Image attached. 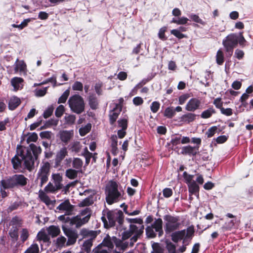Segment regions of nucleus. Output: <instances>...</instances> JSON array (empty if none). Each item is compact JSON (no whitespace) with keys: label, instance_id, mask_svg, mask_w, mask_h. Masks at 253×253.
<instances>
[{"label":"nucleus","instance_id":"1","mask_svg":"<svg viewBox=\"0 0 253 253\" xmlns=\"http://www.w3.org/2000/svg\"><path fill=\"white\" fill-rule=\"evenodd\" d=\"M26 140L28 144H29V147L23 146H18L17 147L16 154L11 159V163L13 168L17 172L21 171L22 168V162L24 161L23 166L29 170L31 171L32 169V134L29 133L23 138V141Z\"/></svg>","mask_w":253,"mask_h":253},{"label":"nucleus","instance_id":"2","mask_svg":"<svg viewBox=\"0 0 253 253\" xmlns=\"http://www.w3.org/2000/svg\"><path fill=\"white\" fill-rule=\"evenodd\" d=\"M119 183L114 180L109 181L106 185L105 194L106 201L108 205H112L121 200L122 197L121 192L119 191Z\"/></svg>","mask_w":253,"mask_h":253},{"label":"nucleus","instance_id":"3","mask_svg":"<svg viewBox=\"0 0 253 253\" xmlns=\"http://www.w3.org/2000/svg\"><path fill=\"white\" fill-rule=\"evenodd\" d=\"M68 104L71 110L77 114H81L84 111V101L79 94L71 96L68 100Z\"/></svg>","mask_w":253,"mask_h":253},{"label":"nucleus","instance_id":"4","mask_svg":"<svg viewBox=\"0 0 253 253\" xmlns=\"http://www.w3.org/2000/svg\"><path fill=\"white\" fill-rule=\"evenodd\" d=\"M238 43V36L235 33H231L227 36L222 41V44L227 53L228 57H230L233 52V49Z\"/></svg>","mask_w":253,"mask_h":253},{"label":"nucleus","instance_id":"5","mask_svg":"<svg viewBox=\"0 0 253 253\" xmlns=\"http://www.w3.org/2000/svg\"><path fill=\"white\" fill-rule=\"evenodd\" d=\"M27 179L23 175H15L6 180L1 181V185L4 189L14 187L17 185H25Z\"/></svg>","mask_w":253,"mask_h":253},{"label":"nucleus","instance_id":"6","mask_svg":"<svg viewBox=\"0 0 253 253\" xmlns=\"http://www.w3.org/2000/svg\"><path fill=\"white\" fill-rule=\"evenodd\" d=\"M106 216L108 220L109 226L114 227L117 222L120 226L124 223V215L123 211L121 210L108 211L106 213Z\"/></svg>","mask_w":253,"mask_h":253},{"label":"nucleus","instance_id":"7","mask_svg":"<svg viewBox=\"0 0 253 253\" xmlns=\"http://www.w3.org/2000/svg\"><path fill=\"white\" fill-rule=\"evenodd\" d=\"M164 219L167 221L165 224V230L166 232H171L178 229L180 225L178 222V216H173L169 214L164 216Z\"/></svg>","mask_w":253,"mask_h":253},{"label":"nucleus","instance_id":"8","mask_svg":"<svg viewBox=\"0 0 253 253\" xmlns=\"http://www.w3.org/2000/svg\"><path fill=\"white\" fill-rule=\"evenodd\" d=\"M62 230L64 234L68 237L67 245H74L78 238V234L76 230H72L71 228H67L65 225L62 226Z\"/></svg>","mask_w":253,"mask_h":253},{"label":"nucleus","instance_id":"9","mask_svg":"<svg viewBox=\"0 0 253 253\" xmlns=\"http://www.w3.org/2000/svg\"><path fill=\"white\" fill-rule=\"evenodd\" d=\"M202 103L198 98H192L187 102L185 106V110L190 112H193L197 110L200 109Z\"/></svg>","mask_w":253,"mask_h":253},{"label":"nucleus","instance_id":"10","mask_svg":"<svg viewBox=\"0 0 253 253\" xmlns=\"http://www.w3.org/2000/svg\"><path fill=\"white\" fill-rule=\"evenodd\" d=\"M199 152L198 146L187 145L181 148L180 154L183 155L196 156Z\"/></svg>","mask_w":253,"mask_h":253},{"label":"nucleus","instance_id":"11","mask_svg":"<svg viewBox=\"0 0 253 253\" xmlns=\"http://www.w3.org/2000/svg\"><path fill=\"white\" fill-rule=\"evenodd\" d=\"M56 209L59 211H66L67 214H71L74 211V206L71 204L69 199H67L61 203Z\"/></svg>","mask_w":253,"mask_h":253},{"label":"nucleus","instance_id":"12","mask_svg":"<svg viewBox=\"0 0 253 253\" xmlns=\"http://www.w3.org/2000/svg\"><path fill=\"white\" fill-rule=\"evenodd\" d=\"M15 73H19L20 74H25L26 70V65L22 60H17L14 64Z\"/></svg>","mask_w":253,"mask_h":253},{"label":"nucleus","instance_id":"13","mask_svg":"<svg viewBox=\"0 0 253 253\" xmlns=\"http://www.w3.org/2000/svg\"><path fill=\"white\" fill-rule=\"evenodd\" d=\"M68 155V152L66 147H63L57 153L55 158V165L58 167L61 164L62 160Z\"/></svg>","mask_w":253,"mask_h":253},{"label":"nucleus","instance_id":"14","mask_svg":"<svg viewBox=\"0 0 253 253\" xmlns=\"http://www.w3.org/2000/svg\"><path fill=\"white\" fill-rule=\"evenodd\" d=\"M23 80L21 78L14 77L11 80V85L13 87V90L17 91L22 88Z\"/></svg>","mask_w":253,"mask_h":253},{"label":"nucleus","instance_id":"15","mask_svg":"<svg viewBox=\"0 0 253 253\" xmlns=\"http://www.w3.org/2000/svg\"><path fill=\"white\" fill-rule=\"evenodd\" d=\"M151 227L155 229L156 232H158L159 236H161L163 234V221L161 218L156 219Z\"/></svg>","mask_w":253,"mask_h":253},{"label":"nucleus","instance_id":"16","mask_svg":"<svg viewBox=\"0 0 253 253\" xmlns=\"http://www.w3.org/2000/svg\"><path fill=\"white\" fill-rule=\"evenodd\" d=\"M88 104L90 108L92 110H96L98 107V101L95 94H90L88 97Z\"/></svg>","mask_w":253,"mask_h":253},{"label":"nucleus","instance_id":"17","mask_svg":"<svg viewBox=\"0 0 253 253\" xmlns=\"http://www.w3.org/2000/svg\"><path fill=\"white\" fill-rule=\"evenodd\" d=\"M119 107V104H116V107L114 108L113 110L112 111L111 113L109 115V122L111 125L114 124L116 121L118 116L122 111V107L120 106V109L118 112H115V110L117 109Z\"/></svg>","mask_w":253,"mask_h":253},{"label":"nucleus","instance_id":"18","mask_svg":"<svg viewBox=\"0 0 253 253\" xmlns=\"http://www.w3.org/2000/svg\"><path fill=\"white\" fill-rule=\"evenodd\" d=\"M185 233V229L173 233L171 235L172 241L174 243H177L179 240L184 239Z\"/></svg>","mask_w":253,"mask_h":253},{"label":"nucleus","instance_id":"19","mask_svg":"<svg viewBox=\"0 0 253 253\" xmlns=\"http://www.w3.org/2000/svg\"><path fill=\"white\" fill-rule=\"evenodd\" d=\"M48 235L54 238L58 236L60 233V229L59 227L55 225H50L46 229Z\"/></svg>","mask_w":253,"mask_h":253},{"label":"nucleus","instance_id":"20","mask_svg":"<svg viewBox=\"0 0 253 253\" xmlns=\"http://www.w3.org/2000/svg\"><path fill=\"white\" fill-rule=\"evenodd\" d=\"M20 99L16 96L11 97L8 102V108L13 110L16 108L20 104Z\"/></svg>","mask_w":253,"mask_h":253},{"label":"nucleus","instance_id":"21","mask_svg":"<svg viewBox=\"0 0 253 253\" xmlns=\"http://www.w3.org/2000/svg\"><path fill=\"white\" fill-rule=\"evenodd\" d=\"M188 186L189 192L191 195H199L200 188L199 185L196 183V182L195 181H193V182L189 184Z\"/></svg>","mask_w":253,"mask_h":253},{"label":"nucleus","instance_id":"22","mask_svg":"<svg viewBox=\"0 0 253 253\" xmlns=\"http://www.w3.org/2000/svg\"><path fill=\"white\" fill-rule=\"evenodd\" d=\"M197 115L192 113H188L182 115L181 117V120L187 123H190L194 121L196 119Z\"/></svg>","mask_w":253,"mask_h":253},{"label":"nucleus","instance_id":"23","mask_svg":"<svg viewBox=\"0 0 253 253\" xmlns=\"http://www.w3.org/2000/svg\"><path fill=\"white\" fill-rule=\"evenodd\" d=\"M79 172H82V170L69 169L66 170L65 175L70 179H74L78 177V174Z\"/></svg>","mask_w":253,"mask_h":253},{"label":"nucleus","instance_id":"24","mask_svg":"<svg viewBox=\"0 0 253 253\" xmlns=\"http://www.w3.org/2000/svg\"><path fill=\"white\" fill-rule=\"evenodd\" d=\"M72 136V133L67 130H63L60 133V138L61 140L64 142H68Z\"/></svg>","mask_w":253,"mask_h":253},{"label":"nucleus","instance_id":"25","mask_svg":"<svg viewBox=\"0 0 253 253\" xmlns=\"http://www.w3.org/2000/svg\"><path fill=\"white\" fill-rule=\"evenodd\" d=\"M216 111L213 107H210L207 110L204 111L201 115V117L203 119H208L211 117L212 114H215Z\"/></svg>","mask_w":253,"mask_h":253},{"label":"nucleus","instance_id":"26","mask_svg":"<svg viewBox=\"0 0 253 253\" xmlns=\"http://www.w3.org/2000/svg\"><path fill=\"white\" fill-rule=\"evenodd\" d=\"M48 83H52V86L53 87H55L57 86H60L63 85L64 84L62 83H57L56 81V77L55 76L53 75L51 77L46 79V80L43 81L41 84H46Z\"/></svg>","mask_w":253,"mask_h":253},{"label":"nucleus","instance_id":"27","mask_svg":"<svg viewBox=\"0 0 253 253\" xmlns=\"http://www.w3.org/2000/svg\"><path fill=\"white\" fill-rule=\"evenodd\" d=\"M101 244L103 246L106 247L109 249H113L114 248L113 240L108 235L104 238Z\"/></svg>","mask_w":253,"mask_h":253},{"label":"nucleus","instance_id":"28","mask_svg":"<svg viewBox=\"0 0 253 253\" xmlns=\"http://www.w3.org/2000/svg\"><path fill=\"white\" fill-rule=\"evenodd\" d=\"M216 62L219 65H222L224 61V53L221 49L217 50L216 54Z\"/></svg>","mask_w":253,"mask_h":253},{"label":"nucleus","instance_id":"29","mask_svg":"<svg viewBox=\"0 0 253 253\" xmlns=\"http://www.w3.org/2000/svg\"><path fill=\"white\" fill-rule=\"evenodd\" d=\"M58 120L55 119H50L44 123L43 126H42L41 129H45L50 127L51 126H56L58 123Z\"/></svg>","mask_w":253,"mask_h":253},{"label":"nucleus","instance_id":"30","mask_svg":"<svg viewBox=\"0 0 253 253\" xmlns=\"http://www.w3.org/2000/svg\"><path fill=\"white\" fill-rule=\"evenodd\" d=\"M237 218H234L225 222L222 226V228L226 230H231L235 226Z\"/></svg>","mask_w":253,"mask_h":253},{"label":"nucleus","instance_id":"31","mask_svg":"<svg viewBox=\"0 0 253 253\" xmlns=\"http://www.w3.org/2000/svg\"><path fill=\"white\" fill-rule=\"evenodd\" d=\"M83 162L81 159L79 158H74L72 162V166L74 168H75L76 169L81 170L82 168L83 167Z\"/></svg>","mask_w":253,"mask_h":253},{"label":"nucleus","instance_id":"32","mask_svg":"<svg viewBox=\"0 0 253 253\" xmlns=\"http://www.w3.org/2000/svg\"><path fill=\"white\" fill-rule=\"evenodd\" d=\"M91 128V125L90 123L87 124L84 127H82L79 129L80 134L82 136L85 135L88 133Z\"/></svg>","mask_w":253,"mask_h":253},{"label":"nucleus","instance_id":"33","mask_svg":"<svg viewBox=\"0 0 253 253\" xmlns=\"http://www.w3.org/2000/svg\"><path fill=\"white\" fill-rule=\"evenodd\" d=\"M70 94V89H66L58 100V103H64L66 102Z\"/></svg>","mask_w":253,"mask_h":253},{"label":"nucleus","instance_id":"34","mask_svg":"<svg viewBox=\"0 0 253 253\" xmlns=\"http://www.w3.org/2000/svg\"><path fill=\"white\" fill-rule=\"evenodd\" d=\"M175 115V111L172 107H167L164 113V115L167 118L171 119Z\"/></svg>","mask_w":253,"mask_h":253},{"label":"nucleus","instance_id":"35","mask_svg":"<svg viewBox=\"0 0 253 253\" xmlns=\"http://www.w3.org/2000/svg\"><path fill=\"white\" fill-rule=\"evenodd\" d=\"M188 20H189L187 18L182 17L179 18L178 19L173 18L170 22L171 23H175L177 25H184L187 24Z\"/></svg>","mask_w":253,"mask_h":253},{"label":"nucleus","instance_id":"36","mask_svg":"<svg viewBox=\"0 0 253 253\" xmlns=\"http://www.w3.org/2000/svg\"><path fill=\"white\" fill-rule=\"evenodd\" d=\"M38 239L44 243H50V237L44 232H40L38 234Z\"/></svg>","mask_w":253,"mask_h":253},{"label":"nucleus","instance_id":"37","mask_svg":"<svg viewBox=\"0 0 253 253\" xmlns=\"http://www.w3.org/2000/svg\"><path fill=\"white\" fill-rule=\"evenodd\" d=\"M194 227L193 225H191L188 227L186 229V234L185 235V238L183 240V242L186 239L192 238L194 234Z\"/></svg>","mask_w":253,"mask_h":253},{"label":"nucleus","instance_id":"38","mask_svg":"<svg viewBox=\"0 0 253 253\" xmlns=\"http://www.w3.org/2000/svg\"><path fill=\"white\" fill-rule=\"evenodd\" d=\"M81 221V218L80 215L74 216L72 218L71 225H76V227L79 228L82 226Z\"/></svg>","mask_w":253,"mask_h":253},{"label":"nucleus","instance_id":"39","mask_svg":"<svg viewBox=\"0 0 253 253\" xmlns=\"http://www.w3.org/2000/svg\"><path fill=\"white\" fill-rule=\"evenodd\" d=\"M189 17L191 18V19L197 23H199L203 26L205 25H206V22L205 21H204L202 19H201L199 16L197 15V14H191L190 16H189Z\"/></svg>","mask_w":253,"mask_h":253},{"label":"nucleus","instance_id":"40","mask_svg":"<svg viewBox=\"0 0 253 253\" xmlns=\"http://www.w3.org/2000/svg\"><path fill=\"white\" fill-rule=\"evenodd\" d=\"M9 235L12 241L16 242L18 238V230L16 228L11 229L9 232Z\"/></svg>","mask_w":253,"mask_h":253},{"label":"nucleus","instance_id":"41","mask_svg":"<svg viewBox=\"0 0 253 253\" xmlns=\"http://www.w3.org/2000/svg\"><path fill=\"white\" fill-rule=\"evenodd\" d=\"M152 249L153 251L151 252V253H163L164 250L160 246L159 243H154L152 245Z\"/></svg>","mask_w":253,"mask_h":253},{"label":"nucleus","instance_id":"42","mask_svg":"<svg viewBox=\"0 0 253 253\" xmlns=\"http://www.w3.org/2000/svg\"><path fill=\"white\" fill-rule=\"evenodd\" d=\"M50 164L48 162L44 164L41 169V174L49 175Z\"/></svg>","mask_w":253,"mask_h":253},{"label":"nucleus","instance_id":"43","mask_svg":"<svg viewBox=\"0 0 253 253\" xmlns=\"http://www.w3.org/2000/svg\"><path fill=\"white\" fill-rule=\"evenodd\" d=\"M217 130V127L216 126H212L208 129L205 134L208 138H211L214 136Z\"/></svg>","mask_w":253,"mask_h":253},{"label":"nucleus","instance_id":"44","mask_svg":"<svg viewBox=\"0 0 253 253\" xmlns=\"http://www.w3.org/2000/svg\"><path fill=\"white\" fill-rule=\"evenodd\" d=\"M48 87H44L42 89H36L34 91L35 94L37 97H42L47 93Z\"/></svg>","mask_w":253,"mask_h":253},{"label":"nucleus","instance_id":"45","mask_svg":"<svg viewBox=\"0 0 253 253\" xmlns=\"http://www.w3.org/2000/svg\"><path fill=\"white\" fill-rule=\"evenodd\" d=\"M65 112V108L63 105H60L57 107L55 112V115L57 118H60Z\"/></svg>","mask_w":253,"mask_h":253},{"label":"nucleus","instance_id":"46","mask_svg":"<svg viewBox=\"0 0 253 253\" xmlns=\"http://www.w3.org/2000/svg\"><path fill=\"white\" fill-rule=\"evenodd\" d=\"M160 103L158 101H154L152 103L151 105H150V109H151V111L153 113H157L160 108Z\"/></svg>","mask_w":253,"mask_h":253},{"label":"nucleus","instance_id":"47","mask_svg":"<svg viewBox=\"0 0 253 253\" xmlns=\"http://www.w3.org/2000/svg\"><path fill=\"white\" fill-rule=\"evenodd\" d=\"M167 27L166 26L161 28L158 33L159 38L162 41H166L167 40V37L165 35V33L167 31Z\"/></svg>","mask_w":253,"mask_h":253},{"label":"nucleus","instance_id":"48","mask_svg":"<svg viewBox=\"0 0 253 253\" xmlns=\"http://www.w3.org/2000/svg\"><path fill=\"white\" fill-rule=\"evenodd\" d=\"M54 110V107L53 105H51L49 106L43 112V117L45 119H47L50 116H51V115L53 113Z\"/></svg>","mask_w":253,"mask_h":253},{"label":"nucleus","instance_id":"49","mask_svg":"<svg viewBox=\"0 0 253 253\" xmlns=\"http://www.w3.org/2000/svg\"><path fill=\"white\" fill-rule=\"evenodd\" d=\"M170 33L174 35L175 37L178 38V39H182L183 38H186V36L181 33V32H179V30L176 29H173L170 31Z\"/></svg>","mask_w":253,"mask_h":253},{"label":"nucleus","instance_id":"50","mask_svg":"<svg viewBox=\"0 0 253 253\" xmlns=\"http://www.w3.org/2000/svg\"><path fill=\"white\" fill-rule=\"evenodd\" d=\"M53 133L50 131H44L40 133V136L42 139H50Z\"/></svg>","mask_w":253,"mask_h":253},{"label":"nucleus","instance_id":"51","mask_svg":"<svg viewBox=\"0 0 253 253\" xmlns=\"http://www.w3.org/2000/svg\"><path fill=\"white\" fill-rule=\"evenodd\" d=\"M44 191L46 193H52L55 192L57 190L55 188V187L53 184L49 182L44 188Z\"/></svg>","mask_w":253,"mask_h":253},{"label":"nucleus","instance_id":"52","mask_svg":"<svg viewBox=\"0 0 253 253\" xmlns=\"http://www.w3.org/2000/svg\"><path fill=\"white\" fill-rule=\"evenodd\" d=\"M82 146L78 141L75 142L72 145L71 149L72 152L78 153L81 149Z\"/></svg>","mask_w":253,"mask_h":253},{"label":"nucleus","instance_id":"53","mask_svg":"<svg viewBox=\"0 0 253 253\" xmlns=\"http://www.w3.org/2000/svg\"><path fill=\"white\" fill-rule=\"evenodd\" d=\"M118 126L122 129H126L127 128V120L126 119H122L118 121Z\"/></svg>","mask_w":253,"mask_h":253},{"label":"nucleus","instance_id":"54","mask_svg":"<svg viewBox=\"0 0 253 253\" xmlns=\"http://www.w3.org/2000/svg\"><path fill=\"white\" fill-rule=\"evenodd\" d=\"M229 136L226 135H220L218 136L216 138H214L217 144H222L226 142L228 140Z\"/></svg>","mask_w":253,"mask_h":253},{"label":"nucleus","instance_id":"55","mask_svg":"<svg viewBox=\"0 0 253 253\" xmlns=\"http://www.w3.org/2000/svg\"><path fill=\"white\" fill-rule=\"evenodd\" d=\"M72 89L74 90L82 91L83 89V84L80 82L76 81L72 85Z\"/></svg>","mask_w":253,"mask_h":253},{"label":"nucleus","instance_id":"56","mask_svg":"<svg viewBox=\"0 0 253 253\" xmlns=\"http://www.w3.org/2000/svg\"><path fill=\"white\" fill-rule=\"evenodd\" d=\"M190 97L189 94L185 93L180 95L178 98V103L182 105L185 103L186 100Z\"/></svg>","mask_w":253,"mask_h":253},{"label":"nucleus","instance_id":"57","mask_svg":"<svg viewBox=\"0 0 253 253\" xmlns=\"http://www.w3.org/2000/svg\"><path fill=\"white\" fill-rule=\"evenodd\" d=\"M146 233L147 236L149 238H154L156 236V234L154 232L152 227H147L146 228Z\"/></svg>","mask_w":253,"mask_h":253},{"label":"nucleus","instance_id":"58","mask_svg":"<svg viewBox=\"0 0 253 253\" xmlns=\"http://www.w3.org/2000/svg\"><path fill=\"white\" fill-rule=\"evenodd\" d=\"M68 215V214H67V213H66L64 215H60L58 217V219L64 223H70L71 225L72 218L67 216Z\"/></svg>","mask_w":253,"mask_h":253},{"label":"nucleus","instance_id":"59","mask_svg":"<svg viewBox=\"0 0 253 253\" xmlns=\"http://www.w3.org/2000/svg\"><path fill=\"white\" fill-rule=\"evenodd\" d=\"M66 241V239L64 237H59L56 240V246L58 247H62L64 246Z\"/></svg>","mask_w":253,"mask_h":253},{"label":"nucleus","instance_id":"60","mask_svg":"<svg viewBox=\"0 0 253 253\" xmlns=\"http://www.w3.org/2000/svg\"><path fill=\"white\" fill-rule=\"evenodd\" d=\"M92 204V201L89 198H86L79 204V206L82 207H87L91 205Z\"/></svg>","mask_w":253,"mask_h":253},{"label":"nucleus","instance_id":"61","mask_svg":"<svg viewBox=\"0 0 253 253\" xmlns=\"http://www.w3.org/2000/svg\"><path fill=\"white\" fill-rule=\"evenodd\" d=\"M163 196L165 198H169L172 195V190L170 188H165L163 190Z\"/></svg>","mask_w":253,"mask_h":253},{"label":"nucleus","instance_id":"62","mask_svg":"<svg viewBox=\"0 0 253 253\" xmlns=\"http://www.w3.org/2000/svg\"><path fill=\"white\" fill-rule=\"evenodd\" d=\"M213 103L215 106L216 108L219 109L220 110L223 107V102L222 101L220 97L215 98L213 100Z\"/></svg>","mask_w":253,"mask_h":253},{"label":"nucleus","instance_id":"63","mask_svg":"<svg viewBox=\"0 0 253 253\" xmlns=\"http://www.w3.org/2000/svg\"><path fill=\"white\" fill-rule=\"evenodd\" d=\"M29 236V232L26 229H23L21 231L20 238L22 242L25 241Z\"/></svg>","mask_w":253,"mask_h":253},{"label":"nucleus","instance_id":"64","mask_svg":"<svg viewBox=\"0 0 253 253\" xmlns=\"http://www.w3.org/2000/svg\"><path fill=\"white\" fill-rule=\"evenodd\" d=\"M166 248L169 253H176L175 246L172 243H167Z\"/></svg>","mask_w":253,"mask_h":253}]
</instances>
